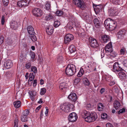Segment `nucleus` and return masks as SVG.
I'll return each mask as SVG.
<instances>
[{"mask_svg": "<svg viewBox=\"0 0 127 127\" xmlns=\"http://www.w3.org/2000/svg\"><path fill=\"white\" fill-rule=\"evenodd\" d=\"M30 54L32 59L33 60L34 59L35 57V53L31 51L30 52Z\"/></svg>", "mask_w": 127, "mask_h": 127, "instance_id": "49530a36", "label": "nucleus"}, {"mask_svg": "<svg viewBox=\"0 0 127 127\" xmlns=\"http://www.w3.org/2000/svg\"><path fill=\"white\" fill-rule=\"evenodd\" d=\"M13 63L11 61L8 60L6 61L4 65L7 69H9L13 65Z\"/></svg>", "mask_w": 127, "mask_h": 127, "instance_id": "2eb2a0df", "label": "nucleus"}, {"mask_svg": "<svg viewBox=\"0 0 127 127\" xmlns=\"http://www.w3.org/2000/svg\"><path fill=\"white\" fill-rule=\"evenodd\" d=\"M11 27L14 30H16L18 27V25L16 22L14 21L11 23Z\"/></svg>", "mask_w": 127, "mask_h": 127, "instance_id": "393cba45", "label": "nucleus"}, {"mask_svg": "<svg viewBox=\"0 0 127 127\" xmlns=\"http://www.w3.org/2000/svg\"><path fill=\"white\" fill-rule=\"evenodd\" d=\"M82 78L85 85L86 86L89 85L90 84V83L88 79L85 77L83 76Z\"/></svg>", "mask_w": 127, "mask_h": 127, "instance_id": "5701e85b", "label": "nucleus"}, {"mask_svg": "<svg viewBox=\"0 0 127 127\" xmlns=\"http://www.w3.org/2000/svg\"><path fill=\"white\" fill-rule=\"evenodd\" d=\"M97 106V109L99 111L102 110L103 109L104 106L102 103H98Z\"/></svg>", "mask_w": 127, "mask_h": 127, "instance_id": "7c9ffc66", "label": "nucleus"}, {"mask_svg": "<svg viewBox=\"0 0 127 127\" xmlns=\"http://www.w3.org/2000/svg\"><path fill=\"white\" fill-rule=\"evenodd\" d=\"M107 117V115L105 113H103L101 115V117L103 119H106Z\"/></svg>", "mask_w": 127, "mask_h": 127, "instance_id": "8fccbe9b", "label": "nucleus"}, {"mask_svg": "<svg viewBox=\"0 0 127 127\" xmlns=\"http://www.w3.org/2000/svg\"><path fill=\"white\" fill-rule=\"evenodd\" d=\"M94 22V25L96 28H99L101 27V23L97 19H95Z\"/></svg>", "mask_w": 127, "mask_h": 127, "instance_id": "dca6fc26", "label": "nucleus"}, {"mask_svg": "<svg viewBox=\"0 0 127 127\" xmlns=\"http://www.w3.org/2000/svg\"><path fill=\"white\" fill-rule=\"evenodd\" d=\"M93 7L95 12L96 14L102 11L100 9L98 8V7L97 8V7H95V6L93 5Z\"/></svg>", "mask_w": 127, "mask_h": 127, "instance_id": "c9c22d12", "label": "nucleus"}, {"mask_svg": "<svg viewBox=\"0 0 127 127\" xmlns=\"http://www.w3.org/2000/svg\"><path fill=\"white\" fill-rule=\"evenodd\" d=\"M123 70V69L119 66L118 63L116 62L114 64L112 69V71L116 73Z\"/></svg>", "mask_w": 127, "mask_h": 127, "instance_id": "20e7f679", "label": "nucleus"}, {"mask_svg": "<svg viewBox=\"0 0 127 127\" xmlns=\"http://www.w3.org/2000/svg\"><path fill=\"white\" fill-rule=\"evenodd\" d=\"M112 20L110 18H109L106 20L104 21V24L105 27L107 28H108V26L110 24L111 21Z\"/></svg>", "mask_w": 127, "mask_h": 127, "instance_id": "b1692460", "label": "nucleus"}, {"mask_svg": "<svg viewBox=\"0 0 127 127\" xmlns=\"http://www.w3.org/2000/svg\"><path fill=\"white\" fill-rule=\"evenodd\" d=\"M95 7H97V8L98 7V8L102 10L103 6L101 5H95Z\"/></svg>", "mask_w": 127, "mask_h": 127, "instance_id": "bf43d9fd", "label": "nucleus"}, {"mask_svg": "<svg viewBox=\"0 0 127 127\" xmlns=\"http://www.w3.org/2000/svg\"><path fill=\"white\" fill-rule=\"evenodd\" d=\"M73 2L77 6L83 9L85 8V4L83 0H73Z\"/></svg>", "mask_w": 127, "mask_h": 127, "instance_id": "423d86ee", "label": "nucleus"}, {"mask_svg": "<svg viewBox=\"0 0 127 127\" xmlns=\"http://www.w3.org/2000/svg\"><path fill=\"white\" fill-rule=\"evenodd\" d=\"M69 50L71 54H72V55H74L77 53L76 49L74 45H72L69 47Z\"/></svg>", "mask_w": 127, "mask_h": 127, "instance_id": "ddd939ff", "label": "nucleus"}, {"mask_svg": "<svg viewBox=\"0 0 127 127\" xmlns=\"http://www.w3.org/2000/svg\"><path fill=\"white\" fill-rule=\"evenodd\" d=\"M31 71L33 72V73L34 75H35L37 72V69L36 67L34 66H32Z\"/></svg>", "mask_w": 127, "mask_h": 127, "instance_id": "72a5a7b5", "label": "nucleus"}, {"mask_svg": "<svg viewBox=\"0 0 127 127\" xmlns=\"http://www.w3.org/2000/svg\"><path fill=\"white\" fill-rule=\"evenodd\" d=\"M18 121L17 118H16L14 120V125H18Z\"/></svg>", "mask_w": 127, "mask_h": 127, "instance_id": "69168bd1", "label": "nucleus"}, {"mask_svg": "<svg viewBox=\"0 0 127 127\" xmlns=\"http://www.w3.org/2000/svg\"><path fill=\"white\" fill-rule=\"evenodd\" d=\"M55 16L52 15L51 13H49L45 16V19L46 21L55 20Z\"/></svg>", "mask_w": 127, "mask_h": 127, "instance_id": "f3484780", "label": "nucleus"}, {"mask_svg": "<svg viewBox=\"0 0 127 127\" xmlns=\"http://www.w3.org/2000/svg\"><path fill=\"white\" fill-rule=\"evenodd\" d=\"M53 28L51 26L47 27L46 30V32L49 35L52 34L53 33Z\"/></svg>", "mask_w": 127, "mask_h": 127, "instance_id": "a211bd4d", "label": "nucleus"}, {"mask_svg": "<svg viewBox=\"0 0 127 127\" xmlns=\"http://www.w3.org/2000/svg\"><path fill=\"white\" fill-rule=\"evenodd\" d=\"M50 7V4L49 3L47 2L46 3L45 5V8L46 9L50 11L51 10Z\"/></svg>", "mask_w": 127, "mask_h": 127, "instance_id": "e433bc0d", "label": "nucleus"}, {"mask_svg": "<svg viewBox=\"0 0 127 127\" xmlns=\"http://www.w3.org/2000/svg\"><path fill=\"white\" fill-rule=\"evenodd\" d=\"M56 14L58 16H61L63 14V12L62 10H57L56 12Z\"/></svg>", "mask_w": 127, "mask_h": 127, "instance_id": "a19ab883", "label": "nucleus"}, {"mask_svg": "<svg viewBox=\"0 0 127 127\" xmlns=\"http://www.w3.org/2000/svg\"><path fill=\"white\" fill-rule=\"evenodd\" d=\"M27 30L29 34H35L34 32L32 26H28L27 27Z\"/></svg>", "mask_w": 127, "mask_h": 127, "instance_id": "412c9836", "label": "nucleus"}, {"mask_svg": "<svg viewBox=\"0 0 127 127\" xmlns=\"http://www.w3.org/2000/svg\"><path fill=\"white\" fill-rule=\"evenodd\" d=\"M116 27V22L112 20L110 23V24L108 26L107 29L110 30L112 31L115 29Z\"/></svg>", "mask_w": 127, "mask_h": 127, "instance_id": "9b49d317", "label": "nucleus"}, {"mask_svg": "<svg viewBox=\"0 0 127 127\" xmlns=\"http://www.w3.org/2000/svg\"><path fill=\"white\" fill-rule=\"evenodd\" d=\"M125 110L124 108H122V109H121L119 110L118 111V113L119 114H120V113H123L125 112Z\"/></svg>", "mask_w": 127, "mask_h": 127, "instance_id": "5fc2aeb1", "label": "nucleus"}, {"mask_svg": "<svg viewBox=\"0 0 127 127\" xmlns=\"http://www.w3.org/2000/svg\"><path fill=\"white\" fill-rule=\"evenodd\" d=\"M28 93L30 96V98L32 100H33L34 99V96H33L32 91H29L28 92Z\"/></svg>", "mask_w": 127, "mask_h": 127, "instance_id": "ea45409f", "label": "nucleus"}, {"mask_svg": "<svg viewBox=\"0 0 127 127\" xmlns=\"http://www.w3.org/2000/svg\"><path fill=\"white\" fill-rule=\"evenodd\" d=\"M27 116L21 115V120L23 122H26L28 121Z\"/></svg>", "mask_w": 127, "mask_h": 127, "instance_id": "c85d7f7f", "label": "nucleus"}, {"mask_svg": "<svg viewBox=\"0 0 127 127\" xmlns=\"http://www.w3.org/2000/svg\"><path fill=\"white\" fill-rule=\"evenodd\" d=\"M4 38L2 36H0V45L1 44L4 42Z\"/></svg>", "mask_w": 127, "mask_h": 127, "instance_id": "4d7b16f0", "label": "nucleus"}, {"mask_svg": "<svg viewBox=\"0 0 127 127\" xmlns=\"http://www.w3.org/2000/svg\"><path fill=\"white\" fill-rule=\"evenodd\" d=\"M74 107L73 104L65 103L61 105L60 108L63 111L67 113L73 110Z\"/></svg>", "mask_w": 127, "mask_h": 127, "instance_id": "7ed1b4c3", "label": "nucleus"}, {"mask_svg": "<svg viewBox=\"0 0 127 127\" xmlns=\"http://www.w3.org/2000/svg\"><path fill=\"white\" fill-rule=\"evenodd\" d=\"M113 105L116 109H117L121 106L118 100L115 101L113 104Z\"/></svg>", "mask_w": 127, "mask_h": 127, "instance_id": "cd10ccee", "label": "nucleus"}, {"mask_svg": "<svg viewBox=\"0 0 127 127\" xmlns=\"http://www.w3.org/2000/svg\"><path fill=\"white\" fill-rule=\"evenodd\" d=\"M13 104L15 107L18 108L20 106L21 102L19 100L13 102Z\"/></svg>", "mask_w": 127, "mask_h": 127, "instance_id": "bb28decb", "label": "nucleus"}, {"mask_svg": "<svg viewBox=\"0 0 127 127\" xmlns=\"http://www.w3.org/2000/svg\"><path fill=\"white\" fill-rule=\"evenodd\" d=\"M111 48H112V44L111 43H110L106 46L105 47V49H110Z\"/></svg>", "mask_w": 127, "mask_h": 127, "instance_id": "de8ad7c7", "label": "nucleus"}, {"mask_svg": "<svg viewBox=\"0 0 127 127\" xmlns=\"http://www.w3.org/2000/svg\"><path fill=\"white\" fill-rule=\"evenodd\" d=\"M77 116L75 113L72 112L70 114L68 117L69 121L71 122H75L77 119Z\"/></svg>", "mask_w": 127, "mask_h": 127, "instance_id": "0eeeda50", "label": "nucleus"}, {"mask_svg": "<svg viewBox=\"0 0 127 127\" xmlns=\"http://www.w3.org/2000/svg\"><path fill=\"white\" fill-rule=\"evenodd\" d=\"M4 18L5 17L4 16H2L1 19V24L2 25H3L4 23Z\"/></svg>", "mask_w": 127, "mask_h": 127, "instance_id": "6e6d98bb", "label": "nucleus"}, {"mask_svg": "<svg viewBox=\"0 0 127 127\" xmlns=\"http://www.w3.org/2000/svg\"><path fill=\"white\" fill-rule=\"evenodd\" d=\"M89 42L91 47L94 48L97 47L98 46V43L95 39L92 37L89 38Z\"/></svg>", "mask_w": 127, "mask_h": 127, "instance_id": "39448f33", "label": "nucleus"}, {"mask_svg": "<svg viewBox=\"0 0 127 127\" xmlns=\"http://www.w3.org/2000/svg\"><path fill=\"white\" fill-rule=\"evenodd\" d=\"M30 113L28 109H26L21 115L24 116H28Z\"/></svg>", "mask_w": 127, "mask_h": 127, "instance_id": "473e14b6", "label": "nucleus"}, {"mask_svg": "<svg viewBox=\"0 0 127 127\" xmlns=\"http://www.w3.org/2000/svg\"><path fill=\"white\" fill-rule=\"evenodd\" d=\"M37 83V80L35 79L34 80L33 82V86L34 87H35L36 86Z\"/></svg>", "mask_w": 127, "mask_h": 127, "instance_id": "e2e57ef3", "label": "nucleus"}, {"mask_svg": "<svg viewBox=\"0 0 127 127\" xmlns=\"http://www.w3.org/2000/svg\"><path fill=\"white\" fill-rule=\"evenodd\" d=\"M125 35V32L124 30H121L119 32L117 35V37L118 38H122Z\"/></svg>", "mask_w": 127, "mask_h": 127, "instance_id": "aec40b11", "label": "nucleus"}, {"mask_svg": "<svg viewBox=\"0 0 127 127\" xmlns=\"http://www.w3.org/2000/svg\"><path fill=\"white\" fill-rule=\"evenodd\" d=\"M54 20V26L55 28H57L60 25V23L59 21L57 20Z\"/></svg>", "mask_w": 127, "mask_h": 127, "instance_id": "2f4dec72", "label": "nucleus"}, {"mask_svg": "<svg viewBox=\"0 0 127 127\" xmlns=\"http://www.w3.org/2000/svg\"><path fill=\"white\" fill-rule=\"evenodd\" d=\"M123 65L125 67H127V60H124L123 62Z\"/></svg>", "mask_w": 127, "mask_h": 127, "instance_id": "13d9d810", "label": "nucleus"}, {"mask_svg": "<svg viewBox=\"0 0 127 127\" xmlns=\"http://www.w3.org/2000/svg\"><path fill=\"white\" fill-rule=\"evenodd\" d=\"M106 52L107 53H111V52H112L113 50L112 48H111L110 49H105Z\"/></svg>", "mask_w": 127, "mask_h": 127, "instance_id": "052dcab7", "label": "nucleus"}, {"mask_svg": "<svg viewBox=\"0 0 127 127\" xmlns=\"http://www.w3.org/2000/svg\"><path fill=\"white\" fill-rule=\"evenodd\" d=\"M35 34H30V37L32 41L34 42L37 40V38L36 36L35 35Z\"/></svg>", "mask_w": 127, "mask_h": 127, "instance_id": "c756f323", "label": "nucleus"}, {"mask_svg": "<svg viewBox=\"0 0 127 127\" xmlns=\"http://www.w3.org/2000/svg\"><path fill=\"white\" fill-rule=\"evenodd\" d=\"M35 75L33 73L31 72L29 74V77L30 79L32 78L34 79Z\"/></svg>", "mask_w": 127, "mask_h": 127, "instance_id": "864d4df0", "label": "nucleus"}, {"mask_svg": "<svg viewBox=\"0 0 127 127\" xmlns=\"http://www.w3.org/2000/svg\"><path fill=\"white\" fill-rule=\"evenodd\" d=\"M3 4L4 6H7L9 3L8 0H2Z\"/></svg>", "mask_w": 127, "mask_h": 127, "instance_id": "a18cd8bd", "label": "nucleus"}, {"mask_svg": "<svg viewBox=\"0 0 127 127\" xmlns=\"http://www.w3.org/2000/svg\"><path fill=\"white\" fill-rule=\"evenodd\" d=\"M46 92V89L44 88H42L41 90L40 94L41 95H44Z\"/></svg>", "mask_w": 127, "mask_h": 127, "instance_id": "79ce46f5", "label": "nucleus"}, {"mask_svg": "<svg viewBox=\"0 0 127 127\" xmlns=\"http://www.w3.org/2000/svg\"><path fill=\"white\" fill-rule=\"evenodd\" d=\"M32 13L33 15L36 16H41L42 14L41 10L39 8H35L32 10Z\"/></svg>", "mask_w": 127, "mask_h": 127, "instance_id": "9d476101", "label": "nucleus"}, {"mask_svg": "<svg viewBox=\"0 0 127 127\" xmlns=\"http://www.w3.org/2000/svg\"><path fill=\"white\" fill-rule=\"evenodd\" d=\"M101 38L103 42L106 43L109 40L110 38L109 35L105 34L102 36Z\"/></svg>", "mask_w": 127, "mask_h": 127, "instance_id": "6ab92c4d", "label": "nucleus"}, {"mask_svg": "<svg viewBox=\"0 0 127 127\" xmlns=\"http://www.w3.org/2000/svg\"><path fill=\"white\" fill-rule=\"evenodd\" d=\"M63 58L62 56L59 55L57 57V60L58 62L61 63L63 60Z\"/></svg>", "mask_w": 127, "mask_h": 127, "instance_id": "4c0bfd02", "label": "nucleus"}, {"mask_svg": "<svg viewBox=\"0 0 127 127\" xmlns=\"http://www.w3.org/2000/svg\"><path fill=\"white\" fill-rule=\"evenodd\" d=\"M30 0H22L18 1L17 3V5L20 7H25L27 6L29 3Z\"/></svg>", "mask_w": 127, "mask_h": 127, "instance_id": "6e6552de", "label": "nucleus"}, {"mask_svg": "<svg viewBox=\"0 0 127 127\" xmlns=\"http://www.w3.org/2000/svg\"><path fill=\"white\" fill-rule=\"evenodd\" d=\"M104 79L105 80H106L108 82H109L111 80V77L107 76H104L103 78V79L104 80Z\"/></svg>", "mask_w": 127, "mask_h": 127, "instance_id": "c03bdc74", "label": "nucleus"}, {"mask_svg": "<svg viewBox=\"0 0 127 127\" xmlns=\"http://www.w3.org/2000/svg\"><path fill=\"white\" fill-rule=\"evenodd\" d=\"M76 71V67L74 65L72 64H68L65 70L66 74L70 76L73 75Z\"/></svg>", "mask_w": 127, "mask_h": 127, "instance_id": "f03ea898", "label": "nucleus"}, {"mask_svg": "<svg viewBox=\"0 0 127 127\" xmlns=\"http://www.w3.org/2000/svg\"><path fill=\"white\" fill-rule=\"evenodd\" d=\"M117 10L116 8H111L108 10V13L109 15L111 16H114L117 14L116 13Z\"/></svg>", "mask_w": 127, "mask_h": 127, "instance_id": "f8f14e48", "label": "nucleus"}, {"mask_svg": "<svg viewBox=\"0 0 127 127\" xmlns=\"http://www.w3.org/2000/svg\"><path fill=\"white\" fill-rule=\"evenodd\" d=\"M68 98L72 101L75 102L77 98L76 94L74 93L70 94L68 96Z\"/></svg>", "mask_w": 127, "mask_h": 127, "instance_id": "4468645a", "label": "nucleus"}, {"mask_svg": "<svg viewBox=\"0 0 127 127\" xmlns=\"http://www.w3.org/2000/svg\"><path fill=\"white\" fill-rule=\"evenodd\" d=\"M106 127H113V125L111 123H108L106 124Z\"/></svg>", "mask_w": 127, "mask_h": 127, "instance_id": "680f3d73", "label": "nucleus"}, {"mask_svg": "<svg viewBox=\"0 0 127 127\" xmlns=\"http://www.w3.org/2000/svg\"><path fill=\"white\" fill-rule=\"evenodd\" d=\"M31 63L30 62H26L25 64V66L27 69H29L31 66Z\"/></svg>", "mask_w": 127, "mask_h": 127, "instance_id": "58836bf2", "label": "nucleus"}, {"mask_svg": "<svg viewBox=\"0 0 127 127\" xmlns=\"http://www.w3.org/2000/svg\"><path fill=\"white\" fill-rule=\"evenodd\" d=\"M46 111L45 112V114L46 116H47L48 114V109L47 107H45Z\"/></svg>", "mask_w": 127, "mask_h": 127, "instance_id": "0e129e2a", "label": "nucleus"}, {"mask_svg": "<svg viewBox=\"0 0 127 127\" xmlns=\"http://www.w3.org/2000/svg\"><path fill=\"white\" fill-rule=\"evenodd\" d=\"M67 84L65 82H63L60 83L59 86V88L60 90H64L66 88L65 87L67 86Z\"/></svg>", "mask_w": 127, "mask_h": 127, "instance_id": "a878e982", "label": "nucleus"}, {"mask_svg": "<svg viewBox=\"0 0 127 127\" xmlns=\"http://www.w3.org/2000/svg\"><path fill=\"white\" fill-rule=\"evenodd\" d=\"M126 49L123 48L121 49L120 50L121 54L122 55H124L125 53Z\"/></svg>", "mask_w": 127, "mask_h": 127, "instance_id": "3c124183", "label": "nucleus"}, {"mask_svg": "<svg viewBox=\"0 0 127 127\" xmlns=\"http://www.w3.org/2000/svg\"><path fill=\"white\" fill-rule=\"evenodd\" d=\"M105 89L104 88H102L100 90V92L101 94H102L105 92Z\"/></svg>", "mask_w": 127, "mask_h": 127, "instance_id": "774afa93", "label": "nucleus"}, {"mask_svg": "<svg viewBox=\"0 0 127 127\" xmlns=\"http://www.w3.org/2000/svg\"><path fill=\"white\" fill-rule=\"evenodd\" d=\"M84 73V71L83 68H81L80 70L77 74V76L78 77H80L82 76Z\"/></svg>", "mask_w": 127, "mask_h": 127, "instance_id": "f704fd0d", "label": "nucleus"}, {"mask_svg": "<svg viewBox=\"0 0 127 127\" xmlns=\"http://www.w3.org/2000/svg\"><path fill=\"white\" fill-rule=\"evenodd\" d=\"M81 79L79 78H76L74 81V84L76 85L77 84L80 82Z\"/></svg>", "mask_w": 127, "mask_h": 127, "instance_id": "37998d69", "label": "nucleus"}, {"mask_svg": "<svg viewBox=\"0 0 127 127\" xmlns=\"http://www.w3.org/2000/svg\"><path fill=\"white\" fill-rule=\"evenodd\" d=\"M82 117L85 119L86 121L90 122L95 121L97 117L95 112L90 113L86 111H83L82 114Z\"/></svg>", "mask_w": 127, "mask_h": 127, "instance_id": "f257e3e1", "label": "nucleus"}, {"mask_svg": "<svg viewBox=\"0 0 127 127\" xmlns=\"http://www.w3.org/2000/svg\"><path fill=\"white\" fill-rule=\"evenodd\" d=\"M79 35L80 36L82 37H84L85 35V34L84 33H79Z\"/></svg>", "mask_w": 127, "mask_h": 127, "instance_id": "338daca9", "label": "nucleus"}, {"mask_svg": "<svg viewBox=\"0 0 127 127\" xmlns=\"http://www.w3.org/2000/svg\"><path fill=\"white\" fill-rule=\"evenodd\" d=\"M74 39L73 36L71 34H68L65 36L64 42L65 44L68 43Z\"/></svg>", "mask_w": 127, "mask_h": 127, "instance_id": "1a4fd4ad", "label": "nucleus"}, {"mask_svg": "<svg viewBox=\"0 0 127 127\" xmlns=\"http://www.w3.org/2000/svg\"><path fill=\"white\" fill-rule=\"evenodd\" d=\"M109 55L111 56L115 57L116 56L117 54L116 53L114 52H113L112 51V52H111L110 53Z\"/></svg>", "mask_w": 127, "mask_h": 127, "instance_id": "09e8293b", "label": "nucleus"}, {"mask_svg": "<svg viewBox=\"0 0 127 127\" xmlns=\"http://www.w3.org/2000/svg\"><path fill=\"white\" fill-rule=\"evenodd\" d=\"M119 78L122 79H124L126 77V76L125 73L124 72L120 71L118 73Z\"/></svg>", "mask_w": 127, "mask_h": 127, "instance_id": "4be33fe9", "label": "nucleus"}, {"mask_svg": "<svg viewBox=\"0 0 127 127\" xmlns=\"http://www.w3.org/2000/svg\"><path fill=\"white\" fill-rule=\"evenodd\" d=\"M110 1L114 4H119L118 0H110Z\"/></svg>", "mask_w": 127, "mask_h": 127, "instance_id": "603ef678", "label": "nucleus"}]
</instances>
